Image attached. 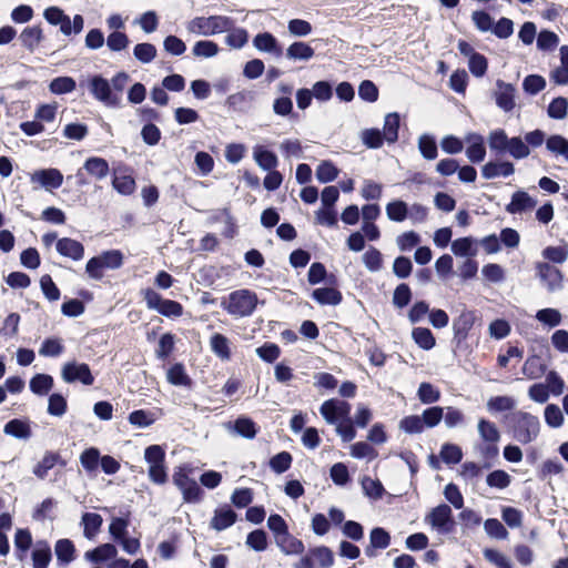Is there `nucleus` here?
Returning a JSON list of instances; mask_svg holds the SVG:
<instances>
[{"label": "nucleus", "instance_id": "52", "mask_svg": "<svg viewBox=\"0 0 568 568\" xmlns=\"http://www.w3.org/2000/svg\"><path fill=\"white\" fill-rule=\"evenodd\" d=\"M134 58L141 63H150L156 57V48L149 42L138 43L133 49Z\"/></svg>", "mask_w": 568, "mask_h": 568}, {"label": "nucleus", "instance_id": "1", "mask_svg": "<svg viewBox=\"0 0 568 568\" xmlns=\"http://www.w3.org/2000/svg\"><path fill=\"white\" fill-rule=\"evenodd\" d=\"M504 423L511 434V437L523 445L536 440L540 432L538 417L521 410L505 415Z\"/></svg>", "mask_w": 568, "mask_h": 568}, {"label": "nucleus", "instance_id": "32", "mask_svg": "<svg viewBox=\"0 0 568 568\" xmlns=\"http://www.w3.org/2000/svg\"><path fill=\"white\" fill-rule=\"evenodd\" d=\"M477 241L471 236L456 239L452 242V252L456 256H475L477 254Z\"/></svg>", "mask_w": 568, "mask_h": 568}, {"label": "nucleus", "instance_id": "23", "mask_svg": "<svg viewBox=\"0 0 568 568\" xmlns=\"http://www.w3.org/2000/svg\"><path fill=\"white\" fill-rule=\"evenodd\" d=\"M230 428L239 436L246 438V439H253L258 430V427L256 423L247 417V416H240L237 417L233 424H230Z\"/></svg>", "mask_w": 568, "mask_h": 568}, {"label": "nucleus", "instance_id": "53", "mask_svg": "<svg viewBox=\"0 0 568 568\" xmlns=\"http://www.w3.org/2000/svg\"><path fill=\"white\" fill-rule=\"evenodd\" d=\"M417 396L423 404H434L439 400L440 392L433 384L423 382L418 387Z\"/></svg>", "mask_w": 568, "mask_h": 568}, {"label": "nucleus", "instance_id": "13", "mask_svg": "<svg viewBox=\"0 0 568 568\" xmlns=\"http://www.w3.org/2000/svg\"><path fill=\"white\" fill-rule=\"evenodd\" d=\"M253 45L261 52H266L275 58L283 55V48L271 32L257 33L253 39Z\"/></svg>", "mask_w": 568, "mask_h": 568}, {"label": "nucleus", "instance_id": "61", "mask_svg": "<svg viewBox=\"0 0 568 568\" xmlns=\"http://www.w3.org/2000/svg\"><path fill=\"white\" fill-rule=\"evenodd\" d=\"M246 545L255 551H264L267 548V534L263 529H255L246 537Z\"/></svg>", "mask_w": 568, "mask_h": 568}, {"label": "nucleus", "instance_id": "42", "mask_svg": "<svg viewBox=\"0 0 568 568\" xmlns=\"http://www.w3.org/2000/svg\"><path fill=\"white\" fill-rule=\"evenodd\" d=\"M386 214L390 221L403 222L408 217V205L402 200H395L386 205Z\"/></svg>", "mask_w": 568, "mask_h": 568}, {"label": "nucleus", "instance_id": "11", "mask_svg": "<svg viewBox=\"0 0 568 568\" xmlns=\"http://www.w3.org/2000/svg\"><path fill=\"white\" fill-rule=\"evenodd\" d=\"M516 88L500 79L496 81V89L493 92L496 105L504 112H511L516 106Z\"/></svg>", "mask_w": 568, "mask_h": 568}, {"label": "nucleus", "instance_id": "50", "mask_svg": "<svg viewBox=\"0 0 568 568\" xmlns=\"http://www.w3.org/2000/svg\"><path fill=\"white\" fill-rule=\"evenodd\" d=\"M168 381L176 386H190L192 381L185 373L184 366L176 363L168 371Z\"/></svg>", "mask_w": 568, "mask_h": 568}, {"label": "nucleus", "instance_id": "24", "mask_svg": "<svg viewBox=\"0 0 568 568\" xmlns=\"http://www.w3.org/2000/svg\"><path fill=\"white\" fill-rule=\"evenodd\" d=\"M83 170L95 180H102L110 173L108 161L99 156L87 159L83 164Z\"/></svg>", "mask_w": 568, "mask_h": 568}, {"label": "nucleus", "instance_id": "25", "mask_svg": "<svg viewBox=\"0 0 568 568\" xmlns=\"http://www.w3.org/2000/svg\"><path fill=\"white\" fill-rule=\"evenodd\" d=\"M312 298L321 305L336 306L341 304L343 295L334 287H318L312 292Z\"/></svg>", "mask_w": 568, "mask_h": 568}, {"label": "nucleus", "instance_id": "22", "mask_svg": "<svg viewBox=\"0 0 568 568\" xmlns=\"http://www.w3.org/2000/svg\"><path fill=\"white\" fill-rule=\"evenodd\" d=\"M32 566L33 568H48L51 559L52 552L51 547L45 540L37 541L32 552H31Z\"/></svg>", "mask_w": 568, "mask_h": 568}, {"label": "nucleus", "instance_id": "35", "mask_svg": "<svg viewBox=\"0 0 568 568\" xmlns=\"http://www.w3.org/2000/svg\"><path fill=\"white\" fill-rule=\"evenodd\" d=\"M57 560L61 565H69L74 559L75 548L70 539H59L54 546Z\"/></svg>", "mask_w": 568, "mask_h": 568}, {"label": "nucleus", "instance_id": "58", "mask_svg": "<svg viewBox=\"0 0 568 568\" xmlns=\"http://www.w3.org/2000/svg\"><path fill=\"white\" fill-rule=\"evenodd\" d=\"M545 372L546 365L540 363V358L536 355L529 357L523 366L524 375L530 379L540 377Z\"/></svg>", "mask_w": 568, "mask_h": 568}, {"label": "nucleus", "instance_id": "49", "mask_svg": "<svg viewBox=\"0 0 568 568\" xmlns=\"http://www.w3.org/2000/svg\"><path fill=\"white\" fill-rule=\"evenodd\" d=\"M547 114L554 120H562L568 114V100L564 97L552 99L547 108Z\"/></svg>", "mask_w": 568, "mask_h": 568}, {"label": "nucleus", "instance_id": "64", "mask_svg": "<svg viewBox=\"0 0 568 568\" xmlns=\"http://www.w3.org/2000/svg\"><path fill=\"white\" fill-rule=\"evenodd\" d=\"M486 534L495 539L504 540L508 537L505 526L496 518H488L484 523Z\"/></svg>", "mask_w": 568, "mask_h": 568}, {"label": "nucleus", "instance_id": "55", "mask_svg": "<svg viewBox=\"0 0 568 568\" xmlns=\"http://www.w3.org/2000/svg\"><path fill=\"white\" fill-rule=\"evenodd\" d=\"M506 152L514 159L520 160L527 158L530 150L520 136H513L509 139Z\"/></svg>", "mask_w": 568, "mask_h": 568}, {"label": "nucleus", "instance_id": "19", "mask_svg": "<svg viewBox=\"0 0 568 568\" xmlns=\"http://www.w3.org/2000/svg\"><path fill=\"white\" fill-rule=\"evenodd\" d=\"M275 544L285 555H301L305 550L303 541L291 535L288 530L278 536Z\"/></svg>", "mask_w": 568, "mask_h": 568}, {"label": "nucleus", "instance_id": "15", "mask_svg": "<svg viewBox=\"0 0 568 568\" xmlns=\"http://www.w3.org/2000/svg\"><path fill=\"white\" fill-rule=\"evenodd\" d=\"M537 271L550 292L561 288L562 274L557 267L549 263H538Z\"/></svg>", "mask_w": 568, "mask_h": 568}, {"label": "nucleus", "instance_id": "60", "mask_svg": "<svg viewBox=\"0 0 568 568\" xmlns=\"http://www.w3.org/2000/svg\"><path fill=\"white\" fill-rule=\"evenodd\" d=\"M444 417V408L440 406H432L426 408L420 418L424 427L433 428L437 426Z\"/></svg>", "mask_w": 568, "mask_h": 568}, {"label": "nucleus", "instance_id": "31", "mask_svg": "<svg viewBox=\"0 0 568 568\" xmlns=\"http://www.w3.org/2000/svg\"><path fill=\"white\" fill-rule=\"evenodd\" d=\"M210 346H211V351L221 361H230L231 348H230V341L226 336H224L221 333H214L210 338Z\"/></svg>", "mask_w": 568, "mask_h": 568}, {"label": "nucleus", "instance_id": "39", "mask_svg": "<svg viewBox=\"0 0 568 568\" xmlns=\"http://www.w3.org/2000/svg\"><path fill=\"white\" fill-rule=\"evenodd\" d=\"M546 149L556 154L561 155L568 162V139L559 134H552L546 140Z\"/></svg>", "mask_w": 568, "mask_h": 568}, {"label": "nucleus", "instance_id": "41", "mask_svg": "<svg viewBox=\"0 0 568 568\" xmlns=\"http://www.w3.org/2000/svg\"><path fill=\"white\" fill-rule=\"evenodd\" d=\"M365 267L372 272H378L383 267V254L374 246H369L368 250L362 256Z\"/></svg>", "mask_w": 568, "mask_h": 568}, {"label": "nucleus", "instance_id": "16", "mask_svg": "<svg viewBox=\"0 0 568 568\" xmlns=\"http://www.w3.org/2000/svg\"><path fill=\"white\" fill-rule=\"evenodd\" d=\"M537 201L525 191H516L511 195L510 202L506 205V211L510 214H518L534 209Z\"/></svg>", "mask_w": 568, "mask_h": 568}, {"label": "nucleus", "instance_id": "40", "mask_svg": "<svg viewBox=\"0 0 568 568\" xmlns=\"http://www.w3.org/2000/svg\"><path fill=\"white\" fill-rule=\"evenodd\" d=\"M412 337L414 342L425 351L432 349L436 344L432 331L427 327H415L412 332Z\"/></svg>", "mask_w": 568, "mask_h": 568}, {"label": "nucleus", "instance_id": "36", "mask_svg": "<svg viewBox=\"0 0 568 568\" xmlns=\"http://www.w3.org/2000/svg\"><path fill=\"white\" fill-rule=\"evenodd\" d=\"M103 519L97 513H84L82 515L83 535L88 539H92L102 526Z\"/></svg>", "mask_w": 568, "mask_h": 568}, {"label": "nucleus", "instance_id": "29", "mask_svg": "<svg viewBox=\"0 0 568 568\" xmlns=\"http://www.w3.org/2000/svg\"><path fill=\"white\" fill-rule=\"evenodd\" d=\"M22 45L30 52H33L43 40L42 29L39 26L27 27L19 36Z\"/></svg>", "mask_w": 568, "mask_h": 568}, {"label": "nucleus", "instance_id": "56", "mask_svg": "<svg viewBox=\"0 0 568 568\" xmlns=\"http://www.w3.org/2000/svg\"><path fill=\"white\" fill-rule=\"evenodd\" d=\"M292 462L293 457L288 452H281L270 459L268 465L274 473L283 474L290 469Z\"/></svg>", "mask_w": 568, "mask_h": 568}, {"label": "nucleus", "instance_id": "26", "mask_svg": "<svg viewBox=\"0 0 568 568\" xmlns=\"http://www.w3.org/2000/svg\"><path fill=\"white\" fill-rule=\"evenodd\" d=\"M65 465V462L61 459L58 453L47 452L43 458L33 467V474L39 479H44L48 471L52 469L57 464Z\"/></svg>", "mask_w": 568, "mask_h": 568}, {"label": "nucleus", "instance_id": "14", "mask_svg": "<svg viewBox=\"0 0 568 568\" xmlns=\"http://www.w3.org/2000/svg\"><path fill=\"white\" fill-rule=\"evenodd\" d=\"M57 252L73 261H80L84 256V246L81 242L71 237L59 239L55 243Z\"/></svg>", "mask_w": 568, "mask_h": 568}, {"label": "nucleus", "instance_id": "37", "mask_svg": "<svg viewBox=\"0 0 568 568\" xmlns=\"http://www.w3.org/2000/svg\"><path fill=\"white\" fill-rule=\"evenodd\" d=\"M466 155L473 163L481 162L486 156V148L481 135H474L466 149Z\"/></svg>", "mask_w": 568, "mask_h": 568}, {"label": "nucleus", "instance_id": "48", "mask_svg": "<svg viewBox=\"0 0 568 568\" xmlns=\"http://www.w3.org/2000/svg\"><path fill=\"white\" fill-rule=\"evenodd\" d=\"M310 555L318 561L320 568H331L334 565V554L327 546L311 548Z\"/></svg>", "mask_w": 568, "mask_h": 568}, {"label": "nucleus", "instance_id": "18", "mask_svg": "<svg viewBox=\"0 0 568 568\" xmlns=\"http://www.w3.org/2000/svg\"><path fill=\"white\" fill-rule=\"evenodd\" d=\"M237 519L236 513L229 506L216 508L211 519V527L217 531H222L231 527Z\"/></svg>", "mask_w": 568, "mask_h": 568}, {"label": "nucleus", "instance_id": "57", "mask_svg": "<svg viewBox=\"0 0 568 568\" xmlns=\"http://www.w3.org/2000/svg\"><path fill=\"white\" fill-rule=\"evenodd\" d=\"M64 351L61 339L55 337L45 338L39 349V354L44 357H57Z\"/></svg>", "mask_w": 568, "mask_h": 568}, {"label": "nucleus", "instance_id": "27", "mask_svg": "<svg viewBox=\"0 0 568 568\" xmlns=\"http://www.w3.org/2000/svg\"><path fill=\"white\" fill-rule=\"evenodd\" d=\"M315 54L314 49L306 42L295 41L286 49V58L292 61H308Z\"/></svg>", "mask_w": 568, "mask_h": 568}, {"label": "nucleus", "instance_id": "30", "mask_svg": "<svg viewBox=\"0 0 568 568\" xmlns=\"http://www.w3.org/2000/svg\"><path fill=\"white\" fill-rule=\"evenodd\" d=\"M253 156L257 165L264 171H272L278 164L276 154L263 146H256Z\"/></svg>", "mask_w": 568, "mask_h": 568}, {"label": "nucleus", "instance_id": "63", "mask_svg": "<svg viewBox=\"0 0 568 568\" xmlns=\"http://www.w3.org/2000/svg\"><path fill=\"white\" fill-rule=\"evenodd\" d=\"M412 290L406 283H400L396 286L393 294V304L398 308H404L412 301Z\"/></svg>", "mask_w": 568, "mask_h": 568}, {"label": "nucleus", "instance_id": "59", "mask_svg": "<svg viewBox=\"0 0 568 568\" xmlns=\"http://www.w3.org/2000/svg\"><path fill=\"white\" fill-rule=\"evenodd\" d=\"M546 88V80L539 74H529L523 81V89L529 95H536Z\"/></svg>", "mask_w": 568, "mask_h": 568}, {"label": "nucleus", "instance_id": "7", "mask_svg": "<svg viewBox=\"0 0 568 568\" xmlns=\"http://www.w3.org/2000/svg\"><path fill=\"white\" fill-rule=\"evenodd\" d=\"M173 484L181 490L185 503H199L202 498L203 490L199 484L190 478L185 468L180 467L174 471Z\"/></svg>", "mask_w": 568, "mask_h": 568}, {"label": "nucleus", "instance_id": "5", "mask_svg": "<svg viewBox=\"0 0 568 568\" xmlns=\"http://www.w3.org/2000/svg\"><path fill=\"white\" fill-rule=\"evenodd\" d=\"M142 294L148 308L155 310L163 316L179 317L183 314V306L181 303L163 298L153 288H145L142 291Z\"/></svg>", "mask_w": 568, "mask_h": 568}, {"label": "nucleus", "instance_id": "33", "mask_svg": "<svg viewBox=\"0 0 568 568\" xmlns=\"http://www.w3.org/2000/svg\"><path fill=\"white\" fill-rule=\"evenodd\" d=\"M400 125V116L397 112L385 115L383 134L387 143H395L398 140V130Z\"/></svg>", "mask_w": 568, "mask_h": 568}, {"label": "nucleus", "instance_id": "54", "mask_svg": "<svg viewBox=\"0 0 568 568\" xmlns=\"http://www.w3.org/2000/svg\"><path fill=\"white\" fill-rule=\"evenodd\" d=\"M536 320L549 327H556L560 325L562 316L556 308H541L536 313Z\"/></svg>", "mask_w": 568, "mask_h": 568}, {"label": "nucleus", "instance_id": "44", "mask_svg": "<svg viewBox=\"0 0 568 568\" xmlns=\"http://www.w3.org/2000/svg\"><path fill=\"white\" fill-rule=\"evenodd\" d=\"M509 139L503 129L491 131L488 136L489 149L497 154L506 153Z\"/></svg>", "mask_w": 568, "mask_h": 568}, {"label": "nucleus", "instance_id": "2", "mask_svg": "<svg viewBox=\"0 0 568 568\" xmlns=\"http://www.w3.org/2000/svg\"><path fill=\"white\" fill-rule=\"evenodd\" d=\"M257 302L254 292L243 288L232 292L229 300L222 302V307L233 316L246 317L253 314Z\"/></svg>", "mask_w": 568, "mask_h": 568}, {"label": "nucleus", "instance_id": "3", "mask_svg": "<svg viewBox=\"0 0 568 568\" xmlns=\"http://www.w3.org/2000/svg\"><path fill=\"white\" fill-rule=\"evenodd\" d=\"M123 253L120 250H108L91 257L85 265V272L92 280L100 281L103 270H118L123 265Z\"/></svg>", "mask_w": 568, "mask_h": 568}, {"label": "nucleus", "instance_id": "62", "mask_svg": "<svg viewBox=\"0 0 568 568\" xmlns=\"http://www.w3.org/2000/svg\"><path fill=\"white\" fill-rule=\"evenodd\" d=\"M192 52L195 57L212 58L217 54L219 45L211 40H200L193 45Z\"/></svg>", "mask_w": 568, "mask_h": 568}, {"label": "nucleus", "instance_id": "21", "mask_svg": "<svg viewBox=\"0 0 568 568\" xmlns=\"http://www.w3.org/2000/svg\"><path fill=\"white\" fill-rule=\"evenodd\" d=\"M514 172H515L514 164L509 161H505V162L489 161L481 168V175L487 180L495 179L500 175L509 176V175L514 174Z\"/></svg>", "mask_w": 568, "mask_h": 568}, {"label": "nucleus", "instance_id": "6", "mask_svg": "<svg viewBox=\"0 0 568 568\" xmlns=\"http://www.w3.org/2000/svg\"><path fill=\"white\" fill-rule=\"evenodd\" d=\"M88 88L94 99L102 102L106 106H119L120 98L112 92L110 81L101 74H95L89 79Z\"/></svg>", "mask_w": 568, "mask_h": 568}, {"label": "nucleus", "instance_id": "43", "mask_svg": "<svg viewBox=\"0 0 568 568\" xmlns=\"http://www.w3.org/2000/svg\"><path fill=\"white\" fill-rule=\"evenodd\" d=\"M477 428L481 439L487 443L496 444L500 439L498 428L490 420L480 418Z\"/></svg>", "mask_w": 568, "mask_h": 568}, {"label": "nucleus", "instance_id": "46", "mask_svg": "<svg viewBox=\"0 0 568 568\" xmlns=\"http://www.w3.org/2000/svg\"><path fill=\"white\" fill-rule=\"evenodd\" d=\"M77 88V82L73 78L71 77H58V78H54L50 84H49V90L53 93V94H65V93H70L72 92L73 90H75Z\"/></svg>", "mask_w": 568, "mask_h": 568}, {"label": "nucleus", "instance_id": "38", "mask_svg": "<svg viewBox=\"0 0 568 568\" xmlns=\"http://www.w3.org/2000/svg\"><path fill=\"white\" fill-rule=\"evenodd\" d=\"M339 170L329 160L322 161L316 168V179L321 183H328L337 179Z\"/></svg>", "mask_w": 568, "mask_h": 568}, {"label": "nucleus", "instance_id": "47", "mask_svg": "<svg viewBox=\"0 0 568 568\" xmlns=\"http://www.w3.org/2000/svg\"><path fill=\"white\" fill-rule=\"evenodd\" d=\"M418 149L420 154L426 160H434L437 158L438 150L436 140L430 134H423L418 140Z\"/></svg>", "mask_w": 568, "mask_h": 568}, {"label": "nucleus", "instance_id": "20", "mask_svg": "<svg viewBox=\"0 0 568 568\" xmlns=\"http://www.w3.org/2000/svg\"><path fill=\"white\" fill-rule=\"evenodd\" d=\"M3 433L17 439L23 440H27L32 436L30 423L20 418H13L9 420L3 427Z\"/></svg>", "mask_w": 568, "mask_h": 568}, {"label": "nucleus", "instance_id": "17", "mask_svg": "<svg viewBox=\"0 0 568 568\" xmlns=\"http://www.w3.org/2000/svg\"><path fill=\"white\" fill-rule=\"evenodd\" d=\"M31 180L45 189H58L63 182V175L58 169H42L36 171Z\"/></svg>", "mask_w": 568, "mask_h": 568}, {"label": "nucleus", "instance_id": "12", "mask_svg": "<svg viewBox=\"0 0 568 568\" xmlns=\"http://www.w3.org/2000/svg\"><path fill=\"white\" fill-rule=\"evenodd\" d=\"M477 320L475 311L464 308L458 317L453 321L454 339L458 344L466 341L469 331L473 328Z\"/></svg>", "mask_w": 568, "mask_h": 568}, {"label": "nucleus", "instance_id": "8", "mask_svg": "<svg viewBox=\"0 0 568 568\" xmlns=\"http://www.w3.org/2000/svg\"><path fill=\"white\" fill-rule=\"evenodd\" d=\"M61 377L68 384L80 382L85 386H90L94 383V376L91 373L90 366L87 363H79L77 361L67 362L62 366Z\"/></svg>", "mask_w": 568, "mask_h": 568}, {"label": "nucleus", "instance_id": "51", "mask_svg": "<svg viewBox=\"0 0 568 568\" xmlns=\"http://www.w3.org/2000/svg\"><path fill=\"white\" fill-rule=\"evenodd\" d=\"M440 458L448 465H455L460 463L463 458L462 448L458 445L445 443L439 453Z\"/></svg>", "mask_w": 568, "mask_h": 568}, {"label": "nucleus", "instance_id": "45", "mask_svg": "<svg viewBox=\"0 0 568 568\" xmlns=\"http://www.w3.org/2000/svg\"><path fill=\"white\" fill-rule=\"evenodd\" d=\"M516 406V400L510 396H494L487 402V409L490 413H500L513 410Z\"/></svg>", "mask_w": 568, "mask_h": 568}, {"label": "nucleus", "instance_id": "10", "mask_svg": "<svg viewBox=\"0 0 568 568\" xmlns=\"http://www.w3.org/2000/svg\"><path fill=\"white\" fill-rule=\"evenodd\" d=\"M426 520L442 534L450 532L455 526L452 508L447 504L433 508L426 516Z\"/></svg>", "mask_w": 568, "mask_h": 568}, {"label": "nucleus", "instance_id": "9", "mask_svg": "<svg viewBox=\"0 0 568 568\" xmlns=\"http://www.w3.org/2000/svg\"><path fill=\"white\" fill-rule=\"evenodd\" d=\"M320 413L327 424L337 425L339 420L349 418L351 405L345 400L331 398L321 405Z\"/></svg>", "mask_w": 568, "mask_h": 568}, {"label": "nucleus", "instance_id": "4", "mask_svg": "<svg viewBox=\"0 0 568 568\" xmlns=\"http://www.w3.org/2000/svg\"><path fill=\"white\" fill-rule=\"evenodd\" d=\"M233 27V19L224 16L196 17L190 22V30L203 36L231 31Z\"/></svg>", "mask_w": 568, "mask_h": 568}, {"label": "nucleus", "instance_id": "28", "mask_svg": "<svg viewBox=\"0 0 568 568\" xmlns=\"http://www.w3.org/2000/svg\"><path fill=\"white\" fill-rule=\"evenodd\" d=\"M118 550L115 546L110 542H106L95 547L92 550L87 551L84 557L87 560L93 564H99L114 558Z\"/></svg>", "mask_w": 568, "mask_h": 568}, {"label": "nucleus", "instance_id": "34", "mask_svg": "<svg viewBox=\"0 0 568 568\" xmlns=\"http://www.w3.org/2000/svg\"><path fill=\"white\" fill-rule=\"evenodd\" d=\"M53 377L49 374L38 373L29 382L30 390L38 395H47L53 387Z\"/></svg>", "mask_w": 568, "mask_h": 568}]
</instances>
